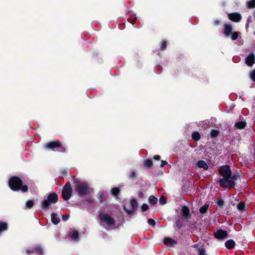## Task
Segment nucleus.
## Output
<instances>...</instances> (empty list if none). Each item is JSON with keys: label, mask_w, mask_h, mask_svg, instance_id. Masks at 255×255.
Here are the masks:
<instances>
[{"label": "nucleus", "mask_w": 255, "mask_h": 255, "mask_svg": "<svg viewBox=\"0 0 255 255\" xmlns=\"http://www.w3.org/2000/svg\"><path fill=\"white\" fill-rule=\"evenodd\" d=\"M219 173L222 178L219 180L220 184L224 188H231L235 185V176H232V172L230 167L227 165L223 166L219 169Z\"/></svg>", "instance_id": "f257e3e1"}, {"label": "nucleus", "mask_w": 255, "mask_h": 255, "mask_svg": "<svg viewBox=\"0 0 255 255\" xmlns=\"http://www.w3.org/2000/svg\"><path fill=\"white\" fill-rule=\"evenodd\" d=\"M8 186L13 191L21 190L23 192L28 191V186L22 184L21 179L16 176H11L8 181Z\"/></svg>", "instance_id": "f03ea898"}, {"label": "nucleus", "mask_w": 255, "mask_h": 255, "mask_svg": "<svg viewBox=\"0 0 255 255\" xmlns=\"http://www.w3.org/2000/svg\"><path fill=\"white\" fill-rule=\"evenodd\" d=\"M76 190L80 195H85L89 191L87 185L84 182L77 183L76 186Z\"/></svg>", "instance_id": "7ed1b4c3"}, {"label": "nucleus", "mask_w": 255, "mask_h": 255, "mask_svg": "<svg viewBox=\"0 0 255 255\" xmlns=\"http://www.w3.org/2000/svg\"><path fill=\"white\" fill-rule=\"evenodd\" d=\"M58 197L55 193H51L47 197V199L42 202L43 208H46L51 203H55L57 201Z\"/></svg>", "instance_id": "20e7f679"}, {"label": "nucleus", "mask_w": 255, "mask_h": 255, "mask_svg": "<svg viewBox=\"0 0 255 255\" xmlns=\"http://www.w3.org/2000/svg\"><path fill=\"white\" fill-rule=\"evenodd\" d=\"M99 218L102 222L105 223L108 226H112L114 225V221L113 218L106 213H102L100 214Z\"/></svg>", "instance_id": "39448f33"}, {"label": "nucleus", "mask_w": 255, "mask_h": 255, "mask_svg": "<svg viewBox=\"0 0 255 255\" xmlns=\"http://www.w3.org/2000/svg\"><path fill=\"white\" fill-rule=\"evenodd\" d=\"M71 196V187L70 184H66L62 190V196L65 200H68Z\"/></svg>", "instance_id": "423d86ee"}, {"label": "nucleus", "mask_w": 255, "mask_h": 255, "mask_svg": "<svg viewBox=\"0 0 255 255\" xmlns=\"http://www.w3.org/2000/svg\"><path fill=\"white\" fill-rule=\"evenodd\" d=\"M215 237L219 240H222L226 238L227 236V233L225 231L220 230L214 233Z\"/></svg>", "instance_id": "0eeeda50"}, {"label": "nucleus", "mask_w": 255, "mask_h": 255, "mask_svg": "<svg viewBox=\"0 0 255 255\" xmlns=\"http://www.w3.org/2000/svg\"><path fill=\"white\" fill-rule=\"evenodd\" d=\"M130 205L132 207L131 209L128 210V209H127L126 207H124L125 210L128 214H132L133 212V211L135 210L136 207H137V203L136 201V200H135L134 199L130 200Z\"/></svg>", "instance_id": "6e6552de"}, {"label": "nucleus", "mask_w": 255, "mask_h": 255, "mask_svg": "<svg viewBox=\"0 0 255 255\" xmlns=\"http://www.w3.org/2000/svg\"><path fill=\"white\" fill-rule=\"evenodd\" d=\"M228 17L230 20L234 22H238L241 19V15L238 13L229 14Z\"/></svg>", "instance_id": "1a4fd4ad"}, {"label": "nucleus", "mask_w": 255, "mask_h": 255, "mask_svg": "<svg viewBox=\"0 0 255 255\" xmlns=\"http://www.w3.org/2000/svg\"><path fill=\"white\" fill-rule=\"evenodd\" d=\"M255 55L253 54H250L246 59V63L249 66H252L255 61Z\"/></svg>", "instance_id": "9d476101"}, {"label": "nucleus", "mask_w": 255, "mask_h": 255, "mask_svg": "<svg viewBox=\"0 0 255 255\" xmlns=\"http://www.w3.org/2000/svg\"><path fill=\"white\" fill-rule=\"evenodd\" d=\"M60 146V143L59 141H51V142L47 143L45 145V147L46 148H51V149H52L54 147H59Z\"/></svg>", "instance_id": "9b49d317"}, {"label": "nucleus", "mask_w": 255, "mask_h": 255, "mask_svg": "<svg viewBox=\"0 0 255 255\" xmlns=\"http://www.w3.org/2000/svg\"><path fill=\"white\" fill-rule=\"evenodd\" d=\"M176 243L175 241L168 237L165 238L164 240V244L166 246H173Z\"/></svg>", "instance_id": "f8f14e48"}, {"label": "nucleus", "mask_w": 255, "mask_h": 255, "mask_svg": "<svg viewBox=\"0 0 255 255\" xmlns=\"http://www.w3.org/2000/svg\"><path fill=\"white\" fill-rule=\"evenodd\" d=\"M224 34L226 37H229L232 31V27L231 25L226 24L224 25Z\"/></svg>", "instance_id": "ddd939ff"}, {"label": "nucleus", "mask_w": 255, "mask_h": 255, "mask_svg": "<svg viewBox=\"0 0 255 255\" xmlns=\"http://www.w3.org/2000/svg\"><path fill=\"white\" fill-rule=\"evenodd\" d=\"M182 215L184 218L187 219L190 217V212L188 208L186 206H183L182 208Z\"/></svg>", "instance_id": "4468645a"}, {"label": "nucleus", "mask_w": 255, "mask_h": 255, "mask_svg": "<svg viewBox=\"0 0 255 255\" xmlns=\"http://www.w3.org/2000/svg\"><path fill=\"white\" fill-rule=\"evenodd\" d=\"M36 254L37 255H41L43 254V249L39 246H36L33 250V253Z\"/></svg>", "instance_id": "2eb2a0df"}, {"label": "nucleus", "mask_w": 255, "mask_h": 255, "mask_svg": "<svg viewBox=\"0 0 255 255\" xmlns=\"http://www.w3.org/2000/svg\"><path fill=\"white\" fill-rule=\"evenodd\" d=\"M235 245V242L232 240H228L226 243L225 246L227 249H231L234 248Z\"/></svg>", "instance_id": "dca6fc26"}, {"label": "nucleus", "mask_w": 255, "mask_h": 255, "mask_svg": "<svg viewBox=\"0 0 255 255\" xmlns=\"http://www.w3.org/2000/svg\"><path fill=\"white\" fill-rule=\"evenodd\" d=\"M69 236L71 239L76 240L78 238V233L75 230H71L69 233Z\"/></svg>", "instance_id": "f3484780"}, {"label": "nucleus", "mask_w": 255, "mask_h": 255, "mask_svg": "<svg viewBox=\"0 0 255 255\" xmlns=\"http://www.w3.org/2000/svg\"><path fill=\"white\" fill-rule=\"evenodd\" d=\"M197 166L200 168H203L204 169H207L208 168V165L203 160H199L197 162Z\"/></svg>", "instance_id": "a211bd4d"}, {"label": "nucleus", "mask_w": 255, "mask_h": 255, "mask_svg": "<svg viewBox=\"0 0 255 255\" xmlns=\"http://www.w3.org/2000/svg\"><path fill=\"white\" fill-rule=\"evenodd\" d=\"M51 220L52 223L54 224H57L60 221L57 215L54 213L51 214Z\"/></svg>", "instance_id": "6ab92c4d"}, {"label": "nucleus", "mask_w": 255, "mask_h": 255, "mask_svg": "<svg viewBox=\"0 0 255 255\" xmlns=\"http://www.w3.org/2000/svg\"><path fill=\"white\" fill-rule=\"evenodd\" d=\"M246 125V123L244 122H239L235 124V126L239 129H242L244 128Z\"/></svg>", "instance_id": "aec40b11"}, {"label": "nucleus", "mask_w": 255, "mask_h": 255, "mask_svg": "<svg viewBox=\"0 0 255 255\" xmlns=\"http://www.w3.org/2000/svg\"><path fill=\"white\" fill-rule=\"evenodd\" d=\"M192 137L196 141H198L200 139V135L198 132H193Z\"/></svg>", "instance_id": "412c9836"}, {"label": "nucleus", "mask_w": 255, "mask_h": 255, "mask_svg": "<svg viewBox=\"0 0 255 255\" xmlns=\"http://www.w3.org/2000/svg\"><path fill=\"white\" fill-rule=\"evenodd\" d=\"M248 8H252L255 7V0H252L247 2Z\"/></svg>", "instance_id": "4be33fe9"}, {"label": "nucleus", "mask_w": 255, "mask_h": 255, "mask_svg": "<svg viewBox=\"0 0 255 255\" xmlns=\"http://www.w3.org/2000/svg\"><path fill=\"white\" fill-rule=\"evenodd\" d=\"M245 205L243 202L239 203L237 205V208L240 211H244Z\"/></svg>", "instance_id": "5701e85b"}, {"label": "nucleus", "mask_w": 255, "mask_h": 255, "mask_svg": "<svg viewBox=\"0 0 255 255\" xmlns=\"http://www.w3.org/2000/svg\"><path fill=\"white\" fill-rule=\"evenodd\" d=\"M148 201H149V203H150L152 204H154L156 203L157 199L154 196H151L149 197V198L148 199Z\"/></svg>", "instance_id": "b1692460"}, {"label": "nucleus", "mask_w": 255, "mask_h": 255, "mask_svg": "<svg viewBox=\"0 0 255 255\" xmlns=\"http://www.w3.org/2000/svg\"><path fill=\"white\" fill-rule=\"evenodd\" d=\"M144 164L145 166L149 167L152 166V162L151 160L148 159L144 161Z\"/></svg>", "instance_id": "393cba45"}, {"label": "nucleus", "mask_w": 255, "mask_h": 255, "mask_svg": "<svg viewBox=\"0 0 255 255\" xmlns=\"http://www.w3.org/2000/svg\"><path fill=\"white\" fill-rule=\"evenodd\" d=\"M111 193L114 196H117L119 193V189L118 188H114L111 190Z\"/></svg>", "instance_id": "a878e982"}, {"label": "nucleus", "mask_w": 255, "mask_h": 255, "mask_svg": "<svg viewBox=\"0 0 255 255\" xmlns=\"http://www.w3.org/2000/svg\"><path fill=\"white\" fill-rule=\"evenodd\" d=\"M211 136L212 137H216L218 134H219V131L217 130H212V131H211Z\"/></svg>", "instance_id": "bb28decb"}, {"label": "nucleus", "mask_w": 255, "mask_h": 255, "mask_svg": "<svg viewBox=\"0 0 255 255\" xmlns=\"http://www.w3.org/2000/svg\"><path fill=\"white\" fill-rule=\"evenodd\" d=\"M208 208V205H204L200 209V212L202 213H205L207 211Z\"/></svg>", "instance_id": "cd10ccee"}, {"label": "nucleus", "mask_w": 255, "mask_h": 255, "mask_svg": "<svg viewBox=\"0 0 255 255\" xmlns=\"http://www.w3.org/2000/svg\"><path fill=\"white\" fill-rule=\"evenodd\" d=\"M239 34L237 32H234L232 35L231 38L233 40H236L238 37Z\"/></svg>", "instance_id": "c85d7f7f"}, {"label": "nucleus", "mask_w": 255, "mask_h": 255, "mask_svg": "<svg viewBox=\"0 0 255 255\" xmlns=\"http://www.w3.org/2000/svg\"><path fill=\"white\" fill-rule=\"evenodd\" d=\"M159 202L160 204L163 205L166 203V199L164 197L162 196L160 198Z\"/></svg>", "instance_id": "c756f323"}, {"label": "nucleus", "mask_w": 255, "mask_h": 255, "mask_svg": "<svg viewBox=\"0 0 255 255\" xmlns=\"http://www.w3.org/2000/svg\"><path fill=\"white\" fill-rule=\"evenodd\" d=\"M147 223L148 224L152 225V226H154L155 225V222L154 220L152 219H149L148 220Z\"/></svg>", "instance_id": "7c9ffc66"}, {"label": "nucleus", "mask_w": 255, "mask_h": 255, "mask_svg": "<svg viewBox=\"0 0 255 255\" xmlns=\"http://www.w3.org/2000/svg\"><path fill=\"white\" fill-rule=\"evenodd\" d=\"M26 206L28 208H32V200H28L26 203Z\"/></svg>", "instance_id": "2f4dec72"}, {"label": "nucleus", "mask_w": 255, "mask_h": 255, "mask_svg": "<svg viewBox=\"0 0 255 255\" xmlns=\"http://www.w3.org/2000/svg\"><path fill=\"white\" fill-rule=\"evenodd\" d=\"M250 76H251V79L253 81H255V70L251 73Z\"/></svg>", "instance_id": "473e14b6"}, {"label": "nucleus", "mask_w": 255, "mask_h": 255, "mask_svg": "<svg viewBox=\"0 0 255 255\" xmlns=\"http://www.w3.org/2000/svg\"><path fill=\"white\" fill-rule=\"evenodd\" d=\"M148 208V207L147 206V205L145 204H144L143 205H142V207H141V209H142V211H146Z\"/></svg>", "instance_id": "72a5a7b5"}, {"label": "nucleus", "mask_w": 255, "mask_h": 255, "mask_svg": "<svg viewBox=\"0 0 255 255\" xmlns=\"http://www.w3.org/2000/svg\"><path fill=\"white\" fill-rule=\"evenodd\" d=\"M165 47H166V42L163 41L161 43V49L162 50H163V49H164L165 48Z\"/></svg>", "instance_id": "f704fd0d"}, {"label": "nucleus", "mask_w": 255, "mask_h": 255, "mask_svg": "<svg viewBox=\"0 0 255 255\" xmlns=\"http://www.w3.org/2000/svg\"><path fill=\"white\" fill-rule=\"evenodd\" d=\"M69 218V215H63L62 216V219L64 220V221H66Z\"/></svg>", "instance_id": "c9c22d12"}, {"label": "nucleus", "mask_w": 255, "mask_h": 255, "mask_svg": "<svg viewBox=\"0 0 255 255\" xmlns=\"http://www.w3.org/2000/svg\"><path fill=\"white\" fill-rule=\"evenodd\" d=\"M167 164V162L166 161H164V160H161L160 167H163Z\"/></svg>", "instance_id": "e433bc0d"}, {"label": "nucleus", "mask_w": 255, "mask_h": 255, "mask_svg": "<svg viewBox=\"0 0 255 255\" xmlns=\"http://www.w3.org/2000/svg\"><path fill=\"white\" fill-rule=\"evenodd\" d=\"M217 204L219 206H221L224 204V201L222 199H220L218 200Z\"/></svg>", "instance_id": "4c0bfd02"}, {"label": "nucleus", "mask_w": 255, "mask_h": 255, "mask_svg": "<svg viewBox=\"0 0 255 255\" xmlns=\"http://www.w3.org/2000/svg\"><path fill=\"white\" fill-rule=\"evenodd\" d=\"M153 158H154L155 160H160V156H159V155H155V156L153 157Z\"/></svg>", "instance_id": "58836bf2"}, {"label": "nucleus", "mask_w": 255, "mask_h": 255, "mask_svg": "<svg viewBox=\"0 0 255 255\" xmlns=\"http://www.w3.org/2000/svg\"><path fill=\"white\" fill-rule=\"evenodd\" d=\"M26 251L27 255H30L31 253V250L30 249H26Z\"/></svg>", "instance_id": "ea45409f"}, {"label": "nucleus", "mask_w": 255, "mask_h": 255, "mask_svg": "<svg viewBox=\"0 0 255 255\" xmlns=\"http://www.w3.org/2000/svg\"><path fill=\"white\" fill-rule=\"evenodd\" d=\"M199 255H205L204 254V253L203 252L201 251L200 252Z\"/></svg>", "instance_id": "a19ab883"}, {"label": "nucleus", "mask_w": 255, "mask_h": 255, "mask_svg": "<svg viewBox=\"0 0 255 255\" xmlns=\"http://www.w3.org/2000/svg\"><path fill=\"white\" fill-rule=\"evenodd\" d=\"M204 122H205V124L207 126V125L209 123V122L208 121H204Z\"/></svg>", "instance_id": "79ce46f5"}, {"label": "nucleus", "mask_w": 255, "mask_h": 255, "mask_svg": "<svg viewBox=\"0 0 255 255\" xmlns=\"http://www.w3.org/2000/svg\"><path fill=\"white\" fill-rule=\"evenodd\" d=\"M132 176H134V172H133L132 173Z\"/></svg>", "instance_id": "37998d69"}, {"label": "nucleus", "mask_w": 255, "mask_h": 255, "mask_svg": "<svg viewBox=\"0 0 255 255\" xmlns=\"http://www.w3.org/2000/svg\"><path fill=\"white\" fill-rule=\"evenodd\" d=\"M254 34L255 35V31L254 32Z\"/></svg>", "instance_id": "c03bdc74"}]
</instances>
